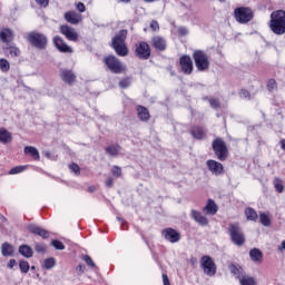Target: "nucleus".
Listing matches in <instances>:
<instances>
[{
	"label": "nucleus",
	"instance_id": "1",
	"mask_svg": "<svg viewBox=\"0 0 285 285\" xmlns=\"http://www.w3.org/2000/svg\"><path fill=\"white\" fill-rule=\"evenodd\" d=\"M269 29L274 35H285V11L276 10L271 13Z\"/></svg>",
	"mask_w": 285,
	"mask_h": 285
},
{
	"label": "nucleus",
	"instance_id": "2",
	"mask_svg": "<svg viewBox=\"0 0 285 285\" xmlns=\"http://www.w3.org/2000/svg\"><path fill=\"white\" fill-rule=\"evenodd\" d=\"M126 37H128V30L121 29L111 39V48L115 50L118 57H128V47L126 46Z\"/></svg>",
	"mask_w": 285,
	"mask_h": 285
},
{
	"label": "nucleus",
	"instance_id": "3",
	"mask_svg": "<svg viewBox=\"0 0 285 285\" xmlns=\"http://www.w3.org/2000/svg\"><path fill=\"white\" fill-rule=\"evenodd\" d=\"M228 235L235 246H244L246 244V235H244V229H242L238 223L229 224Z\"/></svg>",
	"mask_w": 285,
	"mask_h": 285
},
{
	"label": "nucleus",
	"instance_id": "4",
	"mask_svg": "<svg viewBox=\"0 0 285 285\" xmlns=\"http://www.w3.org/2000/svg\"><path fill=\"white\" fill-rule=\"evenodd\" d=\"M27 41L37 50H46L48 47V37L38 31H31L27 36Z\"/></svg>",
	"mask_w": 285,
	"mask_h": 285
},
{
	"label": "nucleus",
	"instance_id": "5",
	"mask_svg": "<svg viewBox=\"0 0 285 285\" xmlns=\"http://www.w3.org/2000/svg\"><path fill=\"white\" fill-rule=\"evenodd\" d=\"M212 148L218 161H226L228 159V146L223 138H215L212 142Z\"/></svg>",
	"mask_w": 285,
	"mask_h": 285
},
{
	"label": "nucleus",
	"instance_id": "6",
	"mask_svg": "<svg viewBox=\"0 0 285 285\" xmlns=\"http://www.w3.org/2000/svg\"><path fill=\"white\" fill-rule=\"evenodd\" d=\"M104 63L114 75H121L126 72V66L116 56H107L104 59Z\"/></svg>",
	"mask_w": 285,
	"mask_h": 285
},
{
	"label": "nucleus",
	"instance_id": "7",
	"mask_svg": "<svg viewBox=\"0 0 285 285\" xmlns=\"http://www.w3.org/2000/svg\"><path fill=\"white\" fill-rule=\"evenodd\" d=\"M193 59L195 66L199 72H205L210 68V60L208 59V55L204 50H195L193 53Z\"/></svg>",
	"mask_w": 285,
	"mask_h": 285
},
{
	"label": "nucleus",
	"instance_id": "8",
	"mask_svg": "<svg viewBox=\"0 0 285 285\" xmlns=\"http://www.w3.org/2000/svg\"><path fill=\"white\" fill-rule=\"evenodd\" d=\"M255 13L253 12V9L248 7H238L234 10V18L237 23H248L249 21H253Z\"/></svg>",
	"mask_w": 285,
	"mask_h": 285
},
{
	"label": "nucleus",
	"instance_id": "9",
	"mask_svg": "<svg viewBox=\"0 0 285 285\" xmlns=\"http://www.w3.org/2000/svg\"><path fill=\"white\" fill-rule=\"evenodd\" d=\"M200 266L204 269L205 275H208V277H215V275H217V265L210 256H203L200 259Z\"/></svg>",
	"mask_w": 285,
	"mask_h": 285
},
{
	"label": "nucleus",
	"instance_id": "10",
	"mask_svg": "<svg viewBox=\"0 0 285 285\" xmlns=\"http://www.w3.org/2000/svg\"><path fill=\"white\" fill-rule=\"evenodd\" d=\"M179 66H180V72L183 75H193L194 66H193V58L188 55H183L179 58Z\"/></svg>",
	"mask_w": 285,
	"mask_h": 285
},
{
	"label": "nucleus",
	"instance_id": "11",
	"mask_svg": "<svg viewBox=\"0 0 285 285\" xmlns=\"http://www.w3.org/2000/svg\"><path fill=\"white\" fill-rule=\"evenodd\" d=\"M136 57L138 59H150V45L146 41H140L136 47Z\"/></svg>",
	"mask_w": 285,
	"mask_h": 285
},
{
	"label": "nucleus",
	"instance_id": "12",
	"mask_svg": "<svg viewBox=\"0 0 285 285\" xmlns=\"http://www.w3.org/2000/svg\"><path fill=\"white\" fill-rule=\"evenodd\" d=\"M163 236L167 242H170V244H177V242L181 239V234L171 227L165 228Z\"/></svg>",
	"mask_w": 285,
	"mask_h": 285
},
{
	"label": "nucleus",
	"instance_id": "13",
	"mask_svg": "<svg viewBox=\"0 0 285 285\" xmlns=\"http://www.w3.org/2000/svg\"><path fill=\"white\" fill-rule=\"evenodd\" d=\"M60 79L63 83H68V86H72L75 81H77V75L72 69H60Z\"/></svg>",
	"mask_w": 285,
	"mask_h": 285
},
{
	"label": "nucleus",
	"instance_id": "14",
	"mask_svg": "<svg viewBox=\"0 0 285 285\" xmlns=\"http://www.w3.org/2000/svg\"><path fill=\"white\" fill-rule=\"evenodd\" d=\"M60 32L66 36L68 41H79V33L75 31V28L69 27L68 24L60 26Z\"/></svg>",
	"mask_w": 285,
	"mask_h": 285
},
{
	"label": "nucleus",
	"instance_id": "15",
	"mask_svg": "<svg viewBox=\"0 0 285 285\" xmlns=\"http://www.w3.org/2000/svg\"><path fill=\"white\" fill-rule=\"evenodd\" d=\"M53 45L59 50V52H66V53H69V55H72V52H75L72 47L68 46L66 43V41H63V38H61L59 36H56L53 38Z\"/></svg>",
	"mask_w": 285,
	"mask_h": 285
},
{
	"label": "nucleus",
	"instance_id": "16",
	"mask_svg": "<svg viewBox=\"0 0 285 285\" xmlns=\"http://www.w3.org/2000/svg\"><path fill=\"white\" fill-rule=\"evenodd\" d=\"M207 168L213 175H224V165L217 160L209 159L206 161Z\"/></svg>",
	"mask_w": 285,
	"mask_h": 285
},
{
	"label": "nucleus",
	"instance_id": "17",
	"mask_svg": "<svg viewBox=\"0 0 285 285\" xmlns=\"http://www.w3.org/2000/svg\"><path fill=\"white\" fill-rule=\"evenodd\" d=\"M27 229L29 230V233H31L32 235H38L39 237H42V239H48V237H50V232L46 230L37 225L30 224L27 226Z\"/></svg>",
	"mask_w": 285,
	"mask_h": 285
},
{
	"label": "nucleus",
	"instance_id": "18",
	"mask_svg": "<svg viewBox=\"0 0 285 285\" xmlns=\"http://www.w3.org/2000/svg\"><path fill=\"white\" fill-rule=\"evenodd\" d=\"M191 219L196 222V224H199V226H208V218L206 216L202 215L198 210L193 209L190 213Z\"/></svg>",
	"mask_w": 285,
	"mask_h": 285
},
{
	"label": "nucleus",
	"instance_id": "19",
	"mask_svg": "<svg viewBox=\"0 0 285 285\" xmlns=\"http://www.w3.org/2000/svg\"><path fill=\"white\" fill-rule=\"evenodd\" d=\"M13 39H14V31H12V29L3 28L0 31V41H2V43H10V41H12Z\"/></svg>",
	"mask_w": 285,
	"mask_h": 285
},
{
	"label": "nucleus",
	"instance_id": "20",
	"mask_svg": "<svg viewBox=\"0 0 285 285\" xmlns=\"http://www.w3.org/2000/svg\"><path fill=\"white\" fill-rule=\"evenodd\" d=\"M151 43L154 46V48L156 50H159L160 52H164V50H166V39H164V37L161 36H155L153 39H151Z\"/></svg>",
	"mask_w": 285,
	"mask_h": 285
},
{
	"label": "nucleus",
	"instance_id": "21",
	"mask_svg": "<svg viewBox=\"0 0 285 285\" xmlns=\"http://www.w3.org/2000/svg\"><path fill=\"white\" fill-rule=\"evenodd\" d=\"M65 19L68 23H71V26H77L81 21V14L75 11H68L65 13Z\"/></svg>",
	"mask_w": 285,
	"mask_h": 285
},
{
	"label": "nucleus",
	"instance_id": "22",
	"mask_svg": "<svg viewBox=\"0 0 285 285\" xmlns=\"http://www.w3.org/2000/svg\"><path fill=\"white\" fill-rule=\"evenodd\" d=\"M136 110L140 121H150V111H148V108L144 106H137Z\"/></svg>",
	"mask_w": 285,
	"mask_h": 285
},
{
	"label": "nucleus",
	"instance_id": "23",
	"mask_svg": "<svg viewBox=\"0 0 285 285\" xmlns=\"http://www.w3.org/2000/svg\"><path fill=\"white\" fill-rule=\"evenodd\" d=\"M249 257L252 262H255V264H262L264 253H262L259 248H253L249 250Z\"/></svg>",
	"mask_w": 285,
	"mask_h": 285
},
{
	"label": "nucleus",
	"instance_id": "24",
	"mask_svg": "<svg viewBox=\"0 0 285 285\" xmlns=\"http://www.w3.org/2000/svg\"><path fill=\"white\" fill-rule=\"evenodd\" d=\"M18 253H20L22 257H26V259H30V257L35 255V250H32V247L26 244L19 246Z\"/></svg>",
	"mask_w": 285,
	"mask_h": 285
},
{
	"label": "nucleus",
	"instance_id": "25",
	"mask_svg": "<svg viewBox=\"0 0 285 285\" xmlns=\"http://www.w3.org/2000/svg\"><path fill=\"white\" fill-rule=\"evenodd\" d=\"M217 204L213 199H208L206 206L204 207V212L207 215H217Z\"/></svg>",
	"mask_w": 285,
	"mask_h": 285
},
{
	"label": "nucleus",
	"instance_id": "26",
	"mask_svg": "<svg viewBox=\"0 0 285 285\" xmlns=\"http://www.w3.org/2000/svg\"><path fill=\"white\" fill-rule=\"evenodd\" d=\"M1 253L3 257H12V255H14V246L8 242L3 243L1 246Z\"/></svg>",
	"mask_w": 285,
	"mask_h": 285
},
{
	"label": "nucleus",
	"instance_id": "27",
	"mask_svg": "<svg viewBox=\"0 0 285 285\" xmlns=\"http://www.w3.org/2000/svg\"><path fill=\"white\" fill-rule=\"evenodd\" d=\"M12 141V134L6 128L0 129V144H10Z\"/></svg>",
	"mask_w": 285,
	"mask_h": 285
},
{
	"label": "nucleus",
	"instance_id": "28",
	"mask_svg": "<svg viewBox=\"0 0 285 285\" xmlns=\"http://www.w3.org/2000/svg\"><path fill=\"white\" fill-rule=\"evenodd\" d=\"M107 155H109V157H119V154L121 153V146L119 145H111L107 148H105Z\"/></svg>",
	"mask_w": 285,
	"mask_h": 285
},
{
	"label": "nucleus",
	"instance_id": "29",
	"mask_svg": "<svg viewBox=\"0 0 285 285\" xmlns=\"http://www.w3.org/2000/svg\"><path fill=\"white\" fill-rule=\"evenodd\" d=\"M190 134L194 139H203L206 137V131H204V128L202 127H193Z\"/></svg>",
	"mask_w": 285,
	"mask_h": 285
},
{
	"label": "nucleus",
	"instance_id": "30",
	"mask_svg": "<svg viewBox=\"0 0 285 285\" xmlns=\"http://www.w3.org/2000/svg\"><path fill=\"white\" fill-rule=\"evenodd\" d=\"M3 51L7 55V57H19L21 55V50L13 46L4 47Z\"/></svg>",
	"mask_w": 285,
	"mask_h": 285
},
{
	"label": "nucleus",
	"instance_id": "31",
	"mask_svg": "<svg viewBox=\"0 0 285 285\" xmlns=\"http://www.w3.org/2000/svg\"><path fill=\"white\" fill-rule=\"evenodd\" d=\"M24 155H30L33 159L39 160V149L32 146L24 147Z\"/></svg>",
	"mask_w": 285,
	"mask_h": 285
},
{
	"label": "nucleus",
	"instance_id": "32",
	"mask_svg": "<svg viewBox=\"0 0 285 285\" xmlns=\"http://www.w3.org/2000/svg\"><path fill=\"white\" fill-rule=\"evenodd\" d=\"M245 215H246V218L249 220V222H256L258 219V215H257V212L255 209H253V207H247L245 209Z\"/></svg>",
	"mask_w": 285,
	"mask_h": 285
},
{
	"label": "nucleus",
	"instance_id": "33",
	"mask_svg": "<svg viewBox=\"0 0 285 285\" xmlns=\"http://www.w3.org/2000/svg\"><path fill=\"white\" fill-rule=\"evenodd\" d=\"M238 279L240 285H257L255 278L250 276H242Z\"/></svg>",
	"mask_w": 285,
	"mask_h": 285
},
{
	"label": "nucleus",
	"instance_id": "34",
	"mask_svg": "<svg viewBox=\"0 0 285 285\" xmlns=\"http://www.w3.org/2000/svg\"><path fill=\"white\" fill-rule=\"evenodd\" d=\"M55 266H57V261L55 259V257L45 259L43 268H46L47 271H50V268H55Z\"/></svg>",
	"mask_w": 285,
	"mask_h": 285
},
{
	"label": "nucleus",
	"instance_id": "35",
	"mask_svg": "<svg viewBox=\"0 0 285 285\" xmlns=\"http://www.w3.org/2000/svg\"><path fill=\"white\" fill-rule=\"evenodd\" d=\"M0 70L1 72H10V61L8 59H0Z\"/></svg>",
	"mask_w": 285,
	"mask_h": 285
},
{
	"label": "nucleus",
	"instance_id": "36",
	"mask_svg": "<svg viewBox=\"0 0 285 285\" xmlns=\"http://www.w3.org/2000/svg\"><path fill=\"white\" fill-rule=\"evenodd\" d=\"M132 83V78L131 77H127L121 79L118 82L119 88L126 89V88H130V85Z\"/></svg>",
	"mask_w": 285,
	"mask_h": 285
},
{
	"label": "nucleus",
	"instance_id": "37",
	"mask_svg": "<svg viewBox=\"0 0 285 285\" xmlns=\"http://www.w3.org/2000/svg\"><path fill=\"white\" fill-rule=\"evenodd\" d=\"M274 188L276 193H284V183L282 181V179L276 178L274 180Z\"/></svg>",
	"mask_w": 285,
	"mask_h": 285
},
{
	"label": "nucleus",
	"instance_id": "38",
	"mask_svg": "<svg viewBox=\"0 0 285 285\" xmlns=\"http://www.w3.org/2000/svg\"><path fill=\"white\" fill-rule=\"evenodd\" d=\"M51 246L56 248V250H66V245L59 239L51 240Z\"/></svg>",
	"mask_w": 285,
	"mask_h": 285
},
{
	"label": "nucleus",
	"instance_id": "39",
	"mask_svg": "<svg viewBox=\"0 0 285 285\" xmlns=\"http://www.w3.org/2000/svg\"><path fill=\"white\" fill-rule=\"evenodd\" d=\"M19 268H20L21 273L26 274L30 271V263H28V261H20Z\"/></svg>",
	"mask_w": 285,
	"mask_h": 285
},
{
	"label": "nucleus",
	"instance_id": "40",
	"mask_svg": "<svg viewBox=\"0 0 285 285\" xmlns=\"http://www.w3.org/2000/svg\"><path fill=\"white\" fill-rule=\"evenodd\" d=\"M266 88L268 92H273L274 90H277V81L275 79H269L267 81Z\"/></svg>",
	"mask_w": 285,
	"mask_h": 285
},
{
	"label": "nucleus",
	"instance_id": "41",
	"mask_svg": "<svg viewBox=\"0 0 285 285\" xmlns=\"http://www.w3.org/2000/svg\"><path fill=\"white\" fill-rule=\"evenodd\" d=\"M229 271L233 275H235V277H237V279H239V277H242V272H239V267H237L235 264H230L229 265Z\"/></svg>",
	"mask_w": 285,
	"mask_h": 285
},
{
	"label": "nucleus",
	"instance_id": "42",
	"mask_svg": "<svg viewBox=\"0 0 285 285\" xmlns=\"http://www.w3.org/2000/svg\"><path fill=\"white\" fill-rule=\"evenodd\" d=\"M259 222L263 226H271V218L266 214L259 215Z\"/></svg>",
	"mask_w": 285,
	"mask_h": 285
},
{
	"label": "nucleus",
	"instance_id": "43",
	"mask_svg": "<svg viewBox=\"0 0 285 285\" xmlns=\"http://www.w3.org/2000/svg\"><path fill=\"white\" fill-rule=\"evenodd\" d=\"M24 170H26V167L17 166L10 169L9 175H19V173H23Z\"/></svg>",
	"mask_w": 285,
	"mask_h": 285
},
{
	"label": "nucleus",
	"instance_id": "44",
	"mask_svg": "<svg viewBox=\"0 0 285 285\" xmlns=\"http://www.w3.org/2000/svg\"><path fill=\"white\" fill-rule=\"evenodd\" d=\"M209 106L214 108V110H217L222 107V104L219 102L218 99L212 98L209 99Z\"/></svg>",
	"mask_w": 285,
	"mask_h": 285
},
{
	"label": "nucleus",
	"instance_id": "45",
	"mask_svg": "<svg viewBox=\"0 0 285 285\" xmlns=\"http://www.w3.org/2000/svg\"><path fill=\"white\" fill-rule=\"evenodd\" d=\"M69 170H71V173H75L76 175H81V168L75 163L69 165Z\"/></svg>",
	"mask_w": 285,
	"mask_h": 285
},
{
	"label": "nucleus",
	"instance_id": "46",
	"mask_svg": "<svg viewBox=\"0 0 285 285\" xmlns=\"http://www.w3.org/2000/svg\"><path fill=\"white\" fill-rule=\"evenodd\" d=\"M83 261L86 262L87 266H90V268L97 267V265L95 264V262H92V258L89 255H85Z\"/></svg>",
	"mask_w": 285,
	"mask_h": 285
},
{
	"label": "nucleus",
	"instance_id": "47",
	"mask_svg": "<svg viewBox=\"0 0 285 285\" xmlns=\"http://www.w3.org/2000/svg\"><path fill=\"white\" fill-rule=\"evenodd\" d=\"M35 250L36 253H46V245L43 243H36Z\"/></svg>",
	"mask_w": 285,
	"mask_h": 285
},
{
	"label": "nucleus",
	"instance_id": "48",
	"mask_svg": "<svg viewBox=\"0 0 285 285\" xmlns=\"http://www.w3.org/2000/svg\"><path fill=\"white\" fill-rule=\"evenodd\" d=\"M111 173H112V175H114V177H121V167H119V166H114L112 168H111Z\"/></svg>",
	"mask_w": 285,
	"mask_h": 285
},
{
	"label": "nucleus",
	"instance_id": "49",
	"mask_svg": "<svg viewBox=\"0 0 285 285\" xmlns=\"http://www.w3.org/2000/svg\"><path fill=\"white\" fill-rule=\"evenodd\" d=\"M149 28L153 32H157V30H159V22H157V20H151Z\"/></svg>",
	"mask_w": 285,
	"mask_h": 285
},
{
	"label": "nucleus",
	"instance_id": "50",
	"mask_svg": "<svg viewBox=\"0 0 285 285\" xmlns=\"http://www.w3.org/2000/svg\"><path fill=\"white\" fill-rule=\"evenodd\" d=\"M36 3L41 8H48V6L50 4V0H36Z\"/></svg>",
	"mask_w": 285,
	"mask_h": 285
},
{
	"label": "nucleus",
	"instance_id": "51",
	"mask_svg": "<svg viewBox=\"0 0 285 285\" xmlns=\"http://www.w3.org/2000/svg\"><path fill=\"white\" fill-rule=\"evenodd\" d=\"M240 97L243 99H250V92L248 90H246V89H242L240 90Z\"/></svg>",
	"mask_w": 285,
	"mask_h": 285
},
{
	"label": "nucleus",
	"instance_id": "52",
	"mask_svg": "<svg viewBox=\"0 0 285 285\" xmlns=\"http://www.w3.org/2000/svg\"><path fill=\"white\" fill-rule=\"evenodd\" d=\"M178 32L179 35H181V37L188 35V29L186 27H180L178 28Z\"/></svg>",
	"mask_w": 285,
	"mask_h": 285
},
{
	"label": "nucleus",
	"instance_id": "53",
	"mask_svg": "<svg viewBox=\"0 0 285 285\" xmlns=\"http://www.w3.org/2000/svg\"><path fill=\"white\" fill-rule=\"evenodd\" d=\"M14 266H17V259L11 258L7 265L8 268H14Z\"/></svg>",
	"mask_w": 285,
	"mask_h": 285
},
{
	"label": "nucleus",
	"instance_id": "54",
	"mask_svg": "<svg viewBox=\"0 0 285 285\" xmlns=\"http://www.w3.org/2000/svg\"><path fill=\"white\" fill-rule=\"evenodd\" d=\"M77 10H78L79 12H83V11L86 10V4H83V2H79V3L77 4Z\"/></svg>",
	"mask_w": 285,
	"mask_h": 285
},
{
	"label": "nucleus",
	"instance_id": "55",
	"mask_svg": "<svg viewBox=\"0 0 285 285\" xmlns=\"http://www.w3.org/2000/svg\"><path fill=\"white\" fill-rule=\"evenodd\" d=\"M78 275H81L86 271V266L83 265H78L76 268Z\"/></svg>",
	"mask_w": 285,
	"mask_h": 285
},
{
	"label": "nucleus",
	"instance_id": "56",
	"mask_svg": "<svg viewBox=\"0 0 285 285\" xmlns=\"http://www.w3.org/2000/svg\"><path fill=\"white\" fill-rule=\"evenodd\" d=\"M112 186H115V183H114L112 178H108L106 180V187L107 188H112Z\"/></svg>",
	"mask_w": 285,
	"mask_h": 285
},
{
	"label": "nucleus",
	"instance_id": "57",
	"mask_svg": "<svg viewBox=\"0 0 285 285\" xmlns=\"http://www.w3.org/2000/svg\"><path fill=\"white\" fill-rule=\"evenodd\" d=\"M163 282H164V285H170V279L168 278V275L163 274Z\"/></svg>",
	"mask_w": 285,
	"mask_h": 285
},
{
	"label": "nucleus",
	"instance_id": "58",
	"mask_svg": "<svg viewBox=\"0 0 285 285\" xmlns=\"http://www.w3.org/2000/svg\"><path fill=\"white\" fill-rule=\"evenodd\" d=\"M278 250H285V240L281 243V246L278 247Z\"/></svg>",
	"mask_w": 285,
	"mask_h": 285
},
{
	"label": "nucleus",
	"instance_id": "59",
	"mask_svg": "<svg viewBox=\"0 0 285 285\" xmlns=\"http://www.w3.org/2000/svg\"><path fill=\"white\" fill-rule=\"evenodd\" d=\"M95 190H97V187L95 186L88 187V193H95Z\"/></svg>",
	"mask_w": 285,
	"mask_h": 285
},
{
	"label": "nucleus",
	"instance_id": "60",
	"mask_svg": "<svg viewBox=\"0 0 285 285\" xmlns=\"http://www.w3.org/2000/svg\"><path fill=\"white\" fill-rule=\"evenodd\" d=\"M281 148L282 150H285V139L281 140Z\"/></svg>",
	"mask_w": 285,
	"mask_h": 285
},
{
	"label": "nucleus",
	"instance_id": "61",
	"mask_svg": "<svg viewBox=\"0 0 285 285\" xmlns=\"http://www.w3.org/2000/svg\"><path fill=\"white\" fill-rule=\"evenodd\" d=\"M0 219H1V222H8V218H6V216H3V215H0Z\"/></svg>",
	"mask_w": 285,
	"mask_h": 285
},
{
	"label": "nucleus",
	"instance_id": "62",
	"mask_svg": "<svg viewBox=\"0 0 285 285\" xmlns=\"http://www.w3.org/2000/svg\"><path fill=\"white\" fill-rule=\"evenodd\" d=\"M122 3H130V0H120Z\"/></svg>",
	"mask_w": 285,
	"mask_h": 285
},
{
	"label": "nucleus",
	"instance_id": "63",
	"mask_svg": "<svg viewBox=\"0 0 285 285\" xmlns=\"http://www.w3.org/2000/svg\"><path fill=\"white\" fill-rule=\"evenodd\" d=\"M145 1V3H153V1H155V0H144Z\"/></svg>",
	"mask_w": 285,
	"mask_h": 285
},
{
	"label": "nucleus",
	"instance_id": "64",
	"mask_svg": "<svg viewBox=\"0 0 285 285\" xmlns=\"http://www.w3.org/2000/svg\"><path fill=\"white\" fill-rule=\"evenodd\" d=\"M45 157H50V153L49 151L45 153Z\"/></svg>",
	"mask_w": 285,
	"mask_h": 285
}]
</instances>
